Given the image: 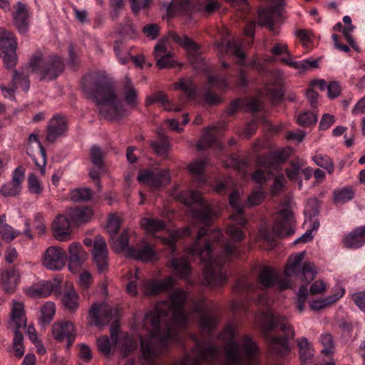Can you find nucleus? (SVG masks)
Returning a JSON list of instances; mask_svg holds the SVG:
<instances>
[{"instance_id": "aec40b11", "label": "nucleus", "mask_w": 365, "mask_h": 365, "mask_svg": "<svg viewBox=\"0 0 365 365\" xmlns=\"http://www.w3.org/2000/svg\"><path fill=\"white\" fill-rule=\"evenodd\" d=\"M13 23L20 34H26L30 25V15L29 14L28 6L18 1L14 6L12 12Z\"/></svg>"}, {"instance_id": "6e6d98bb", "label": "nucleus", "mask_w": 365, "mask_h": 365, "mask_svg": "<svg viewBox=\"0 0 365 365\" xmlns=\"http://www.w3.org/2000/svg\"><path fill=\"white\" fill-rule=\"evenodd\" d=\"M285 173L287 178L292 182H297L299 180V175L302 171V165L298 162L291 161L289 166L285 168Z\"/></svg>"}, {"instance_id": "69168bd1", "label": "nucleus", "mask_w": 365, "mask_h": 365, "mask_svg": "<svg viewBox=\"0 0 365 365\" xmlns=\"http://www.w3.org/2000/svg\"><path fill=\"white\" fill-rule=\"evenodd\" d=\"M153 0H135L130 2V7L133 13L135 15L140 11H147Z\"/></svg>"}, {"instance_id": "423d86ee", "label": "nucleus", "mask_w": 365, "mask_h": 365, "mask_svg": "<svg viewBox=\"0 0 365 365\" xmlns=\"http://www.w3.org/2000/svg\"><path fill=\"white\" fill-rule=\"evenodd\" d=\"M237 329L232 324H227L222 331V338L227 341L225 344V359L221 365H253L259 349L254 339L248 334L235 341Z\"/></svg>"}, {"instance_id": "c85d7f7f", "label": "nucleus", "mask_w": 365, "mask_h": 365, "mask_svg": "<svg viewBox=\"0 0 365 365\" xmlns=\"http://www.w3.org/2000/svg\"><path fill=\"white\" fill-rule=\"evenodd\" d=\"M93 210L88 207H76L66 211V215L72 223L78 225L88 222L93 216Z\"/></svg>"}, {"instance_id": "8fccbe9b", "label": "nucleus", "mask_w": 365, "mask_h": 365, "mask_svg": "<svg viewBox=\"0 0 365 365\" xmlns=\"http://www.w3.org/2000/svg\"><path fill=\"white\" fill-rule=\"evenodd\" d=\"M190 8V0H173L168 7L167 13L170 17L175 15L176 12H185Z\"/></svg>"}, {"instance_id": "680f3d73", "label": "nucleus", "mask_w": 365, "mask_h": 365, "mask_svg": "<svg viewBox=\"0 0 365 365\" xmlns=\"http://www.w3.org/2000/svg\"><path fill=\"white\" fill-rule=\"evenodd\" d=\"M317 121V115L312 112L306 111L297 117V123L303 127L315 124Z\"/></svg>"}, {"instance_id": "1a4fd4ad", "label": "nucleus", "mask_w": 365, "mask_h": 365, "mask_svg": "<svg viewBox=\"0 0 365 365\" xmlns=\"http://www.w3.org/2000/svg\"><path fill=\"white\" fill-rule=\"evenodd\" d=\"M287 155L283 151L269 152L257 158V164L260 168L252 174V179L257 183L264 182L269 176L281 170V165L287 160Z\"/></svg>"}, {"instance_id": "c756f323", "label": "nucleus", "mask_w": 365, "mask_h": 365, "mask_svg": "<svg viewBox=\"0 0 365 365\" xmlns=\"http://www.w3.org/2000/svg\"><path fill=\"white\" fill-rule=\"evenodd\" d=\"M155 254L154 250L149 244L128 247L127 250L128 256L143 262L151 261Z\"/></svg>"}, {"instance_id": "4468645a", "label": "nucleus", "mask_w": 365, "mask_h": 365, "mask_svg": "<svg viewBox=\"0 0 365 365\" xmlns=\"http://www.w3.org/2000/svg\"><path fill=\"white\" fill-rule=\"evenodd\" d=\"M270 52L274 56H280L283 53L286 54L287 57L281 58L280 62L300 72H305L311 68H315L319 66L317 60L305 59L300 61H294L286 43H275L271 48Z\"/></svg>"}, {"instance_id": "72a5a7b5", "label": "nucleus", "mask_w": 365, "mask_h": 365, "mask_svg": "<svg viewBox=\"0 0 365 365\" xmlns=\"http://www.w3.org/2000/svg\"><path fill=\"white\" fill-rule=\"evenodd\" d=\"M61 302L71 312L76 311L78 307V295L70 283H66V289L62 294Z\"/></svg>"}, {"instance_id": "2eb2a0df", "label": "nucleus", "mask_w": 365, "mask_h": 365, "mask_svg": "<svg viewBox=\"0 0 365 365\" xmlns=\"http://www.w3.org/2000/svg\"><path fill=\"white\" fill-rule=\"evenodd\" d=\"M138 180L153 190H158L170 182L169 170L166 169L142 170Z\"/></svg>"}, {"instance_id": "5fc2aeb1", "label": "nucleus", "mask_w": 365, "mask_h": 365, "mask_svg": "<svg viewBox=\"0 0 365 365\" xmlns=\"http://www.w3.org/2000/svg\"><path fill=\"white\" fill-rule=\"evenodd\" d=\"M23 334L19 330H14V336L13 339V350L15 356L21 358L24 354V347L23 344Z\"/></svg>"}, {"instance_id": "79ce46f5", "label": "nucleus", "mask_w": 365, "mask_h": 365, "mask_svg": "<svg viewBox=\"0 0 365 365\" xmlns=\"http://www.w3.org/2000/svg\"><path fill=\"white\" fill-rule=\"evenodd\" d=\"M6 215H0V235L1 239L10 242L20 235V232L15 230L11 226L6 223Z\"/></svg>"}, {"instance_id": "58836bf2", "label": "nucleus", "mask_w": 365, "mask_h": 365, "mask_svg": "<svg viewBox=\"0 0 365 365\" xmlns=\"http://www.w3.org/2000/svg\"><path fill=\"white\" fill-rule=\"evenodd\" d=\"M217 46L220 51L225 50L226 54L240 58V63H242L245 59V54L242 50L241 44L235 40H229L226 45H224L223 43H220Z\"/></svg>"}, {"instance_id": "bb28decb", "label": "nucleus", "mask_w": 365, "mask_h": 365, "mask_svg": "<svg viewBox=\"0 0 365 365\" xmlns=\"http://www.w3.org/2000/svg\"><path fill=\"white\" fill-rule=\"evenodd\" d=\"M19 272L13 268L4 270L0 276V283L5 292L13 293L19 282Z\"/></svg>"}, {"instance_id": "a19ab883", "label": "nucleus", "mask_w": 365, "mask_h": 365, "mask_svg": "<svg viewBox=\"0 0 365 365\" xmlns=\"http://www.w3.org/2000/svg\"><path fill=\"white\" fill-rule=\"evenodd\" d=\"M168 36L188 52H196L199 48L198 45L187 36H180L175 32L170 31L168 34Z\"/></svg>"}, {"instance_id": "f704fd0d", "label": "nucleus", "mask_w": 365, "mask_h": 365, "mask_svg": "<svg viewBox=\"0 0 365 365\" xmlns=\"http://www.w3.org/2000/svg\"><path fill=\"white\" fill-rule=\"evenodd\" d=\"M190 229L189 227H185L170 232L168 236L162 238V242L170 249V253L174 254L176 250V241L180 238L190 236Z\"/></svg>"}, {"instance_id": "de8ad7c7", "label": "nucleus", "mask_w": 365, "mask_h": 365, "mask_svg": "<svg viewBox=\"0 0 365 365\" xmlns=\"http://www.w3.org/2000/svg\"><path fill=\"white\" fill-rule=\"evenodd\" d=\"M354 195V190L350 187H342L334 191V200L337 203H346L351 200Z\"/></svg>"}, {"instance_id": "393cba45", "label": "nucleus", "mask_w": 365, "mask_h": 365, "mask_svg": "<svg viewBox=\"0 0 365 365\" xmlns=\"http://www.w3.org/2000/svg\"><path fill=\"white\" fill-rule=\"evenodd\" d=\"M66 119L61 116H54L47 126L46 141L53 143L67 130Z\"/></svg>"}, {"instance_id": "dca6fc26", "label": "nucleus", "mask_w": 365, "mask_h": 365, "mask_svg": "<svg viewBox=\"0 0 365 365\" xmlns=\"http://www.w3.org/2000/svg\"><path fill=\"white\" fill-rule=\"evenodd\" d=\"M67 255L60 247L51 246L46 250L43 257V264L50 270H60L66 264Z\"/></svg>"}, {"instance_id": "a211bd4d", "label": "nucleus", "mask_w": 365, "mask_h": 365, "mask_svg": "<svg viewBox=\"0 0 365 365\" xmlns=\"http://www.w3.org/2000/svg\"><path fill=\"white\" fill-rule=\"evenodd\" d=\"M25 178V170L17 167L12 173L11 180L4 184L0 188V193L4 197H14L21 191L22 182Z\"/></svg>"}, {"instance_id": "0e129e2a", "label": "nucleus", "mask_w": 365, "mask_h": 365, "mask_svg": "<svg viewBox=\"0 0 365 365\" xmlns=\"http://www.w3.org/2000/svg\"><path fill=\"white\" fill-rule=\"evenodd\" d=\"M28 187L31 193L39 195L43 191L41 181L34 174H30L28 178Z\"/></svg>"}, {"instance_id": "9d476101", "label": "nucleus", "mask_w": 365, "mask_h": 365, "mask_svg": "<svg viewBox=\"0 0 365 365\" xmlns=\"http://www.w3.org/2000/svg\"><path fill=\"white\" fill-rule=\"evenodd\" d=\"M138 269H135V279L130 280L127 284V292L135 296L138 293L137 289H139L145 295H155L161 292L167 290L172 287L174 284V279L171 276H168L162 279H145L142 280L138 285L137 280L139 279L138 276Z\"/></svg>"}, {"instance_id": "c9c22d12", "label": "nucleus", "mask_w": 365, "mask_h": 365, "mask_svg": "<svg viewBox=\"0 0 365 365\" xmlns=\"http://www.w3.org/2000/svg\"><path fill=\"white\" fill-rule=\"evenodd\" d=\"M53 290V284L48 282H42L34 284L29 287L26 294L30 297H48Z\"/></svg>"}, {"instance_id": "a878e982", "label": "nucleus", "mask_w": 365, "mask_h": 365, "mask_svg": "<svg viewBox=\"0 0 365 365\" xmlns=\"http://www.w3.org/2000/svg\"><path fill=\"white\" fill-rule=\"evenodd\" d=\"M167 266L173 269V274L180 279H187L191 273V266L187 257H173L167 262Z\"/></svg>"}, {"instance_id": "2f4dec72", "label": "nucleus", "mask_w": 365, "mask_h": 365, "mask_svg": "<svg viewBox=\"0 0 365 365\" xmlns=\"http://www.w3.org/2000/svg\"><path fill=\"white\" fill-rule=\"evenodd\" d=\"M122 95L125 103L130 108H136L138 106V91L134 87L131 80L127 76L124 79Z\"/></svg>"}, {"instance_id": "6ab92c4d", "label": "nucleus", "mask_w": 365, "mask_h": 365, "mask_svg": "<svg viewBox=\"0 0 365 365\" xmlns=\"http://www.w3.org/2000/svg\"><path fill=\"white\" fill-rule=\"evenodd\" d=\"M53 338L63 341L67 340V348L69 349L76 339V330L73 323L70 322H60L53 324L52 327Z\"/></svg>"}, {"instance_id": "39448f33", "label": "nucleus", "mask_w": 365, "mask_h": 365, "mask_svg": "<svg viewBox=\"0 0 365 365\" xmlns=\"http://www.w3.org/2000/svg\"><path fill=\"white\" fill-rule=\"evenodd\" d=\"M259 326L272 356L281 358L290 351L289 341L295 332L284 317L267 310L262 314Z\"/></svg>"}, {"instance_id": "6e6552de", "label": "nucleus", "mask_w": 365, "mask_h": 365, "mask_svg": "<svg viewBox=\"0 0 365 365\" xmlns=\"http://www.w3.org/2000/svg\"><path fill=\"white\" fill-rule=\"evenodd\" d=\"M32 71L39 76L41 81L53 80L62 72L63 63L57 56L43 58L41 52L36 53L29 61Z\"/></svg>"}, {"instance_id": "cd10ccee", "label": "nucleus", "mask_w": 365, "mask_h": 365, "mask_svg": "<svg viewBox=\"0 0 365 365\" xmlns=\"http://www.w3.org/2000/svg\"><path fill=\"white\" fill-rule=\"evenodd\" d=\"M10 315L9 324L11 327H14V330H19L26 326V317L23 303L14 301Z\"/></svg>"}, {"instance_id": "4c0bfd02", "label": "nucleus", "mask_w": 365, "mask_h": 365, "mask_svg": "<svg viewBox=\"0 0 365 365\" xmlns=\"http://www.w3.org/2000/svg\"><path fill=\"white\" fill-rule=\"evenodd\" d=\"M158 138L157 140H150V145L153 148L155 153L158 155L165 157L167 156L170 149V143L163 133L158 132Z\"/></svg>"}, {"instance_id": "49530a36", "label": "nucleus", "mask_w": 365, "mask_h": 365, "mask_svg": "<svg viewBox=\"0 0 365 365\" xmlns=\"http://www.w3.org/2000/svg\"><path fill=\"white\" fill-rule=\"evenodd\" d=\"M205 168V163L202 160H197L188 165V170L193 175V179L200 183L205 181L203 172Z\"/></svg>"}, {"instance_id": "e433bc0d", "label": "nucleus", "mask_w": 365, "mask_h": 365, "mask_svg": "<svg viewBox=\"0 0 365 365\" xmlns=\"http://www.w3.org/2000/svg\"><path fill=\"white\" fill-rule=\"evenodd\" d=\"M69 263L73 266L81 265L87 258V254L82 245L78 242H73L69 246Z\"/></svg>"}, {"instance_id": "7c9ffc66", "label": "nucleus", "mask_w": 365, "mask_h": 365, "mask_svg": "<svg viewBox=\"0 0 365 365\" xmlns=\"http://www.w3.org/2000/svg\"><path fill=\"white\" fill-rule=\"evenodd\" d=\"M214 145L221 148L217 140V128L215 126L207 127L204 129L202 136L197 143L196 147L197 150H202Z\"/></svg>"}, {"instance_id": "f257e3e1", "label": "nucleus", "mask_w": 365, "mask_h": 365, "mask_svg": "<svg viewBox=\"0 0 365 365\" xmlns=\"http://www.w3.org/2000/svg\"><path fill=\"white\" fill-rule=\"evenodd\" d=\"M173 195L175 198L185 205L196 204L197 207L192 209V216L199 223L205 225L198 231L193 245L187 249L191 255L199 256L204 264V283L213 287L224 284L227 279L225 265L230 259L240 257V252L235 244L228 241L225 243L221 242L222 235L220 230L207 227L215 213L198 192L182 191Z\"/></svg>"}, {"instance_id": "f03ea898", "label": "nucleus", "mask_w": 365, "mask_h": 365, "mask_svg": "<svg viewBox=\"0 0 365 365\" xmlns=\"http://www.w3.org/2000/svg\"><path fill=\"white\" fill-rule=\"evenodd\" d=\"M187 299V292L177 289L168 301L158 302L154 310L145 315L141 329L145 333L139 334L143 365H155V359L166 351L168 343L180 339V333L187 325L184 312Z\"/></svg>"}, {"instance_id": "052dcab7", "label": "nucleus", "mask_w": 365, "mask_h": 365, "mask_svg": "<svg viewBox=\"0 0 365 365\" xmlns=\"http://www.w3.org/2000/svg\"><path fill=\"white\" fill-rule=\"evenodd\" d=\"M155 103L159 102L160 103L163 107L164 109L166 110H175V111H180L181 108L177 106H175L173 104H172L169 100L168 96L164 93L162 91H159L155 93Z\"/></svg>"}, {"instance_id": "c03bdc74", "label": "nucleus", "mask_w": 365, "mask_h": 365, "mask_svg": "<svg viewBox=\"0 0 365 365\" xmlns=\"http://www.w3.org/2000/svg\"><path fill=\"white\" fill-rule=\"evenodd\" d=\"M17 42L13 33L6 30L0 32V48L3 52L16 49Z\"/></svg>"}, {"instance_id": "473e14b6", "label": "nucleus", "mask_w": 365, "mask_h": 365, "mask_svg": "<svg viewBox=\"0 0 365 365\" xmlns=\"http://www.w3.org/2000/svg\"><path fill=\"white\" fill-rule=\"evenodd\" d=\"M344 245L350 249H357L365 243V225L358 227L344 239Z\"/></svg>"}, {"instance_id": "09e8293b", "label": "nucleus", "mask_w": 365, "mask_h": 365, "mask_svg": "<svg viewBox=\"0 0 365 365\" xmlns=\"http://www.w3.org/2000/svg\"><path fill=\"white\" fill-rule=\"evenodd\" d=\"M312 160L317 165L325 169L329 174L331 175L334 173V163L327 155L316 154L312 157Z\"/></svg>"}, {"instance_id": "9b49d317", "label": "nucleus", "mask_w": 365, "mask_h": 365, "mask_svg": "<svg viewBox=\"0 0 365 365\" xmlns=\"http://www.w3.org/2000/svg\"><path fill=\"white\" fill-rule=\"evenodd\" d=\"M305 252H297L289 257L284 269V274L287 277L299 276L302 281L309 284L315 276V267L313 263L304 262Z\"/></svg>"}, {"instance_id": "e2e57ef3", "label": "nucleus", "mask_w": 365, "mask_h": 365, "mask_svg": "<svg viewBox=\"0 0 365 365\" xmlns=\"http://www.w3.org/2000/svg\"><path fill=\"white\" fill-rule=\"evenodd\" d=\"M91 160L92 163L98 168H102L103 166V153L97 145L91 147L90 150Z\"/></svg>"}, {"instance_id": "37998d69", "label": "nucleus", "mask_w": 365, "mask_h": 365, "mask_svg": "<svg viewBox=\"0 0 365 365\" xmlns=\"http://www.w3.org/2000/svg\"><path fill=\"white\" fill-rule=\"evenodd\" d=\"M142 227L149 233L154 234L165 228V222L163 220L144 217L140 221Z\"/></svg>"}, {"instance_id": "ea45409f", "label": "nucleus", "mask_w": 365, "mask_h": 365, "mask_svg": "<svg viewBox=\"0 0 365 365\" xmlns=\"http://www.w3.org/2000/svg\"><path fill=\"white\" fill-rule=\"evenodd\" d=\"M175 89L183 91L188 99H195L197 93V86L191 78H180L174 84Z\"/></svg>"}, {"instance_id": "0eeeda50", "label": "nucleus", "mask_w": 365, "mask_h": 365, "mask_svg": "<svg viewBox=\"0 0 365 365\" xmlns=\"http://www.w3.org/2000/svg\"><path fill=\"white\" fill-rule=\"evenodd\" d=\"M257 279V283H252L244 277L237 280L233 291L239 295L240 300L232 303V309L235 312L244 307L243 299L247 301L252 300L255 296H257L258 305L267 304L268 299L262 289L273 287L278 280V274L272 267H264L259 271Z\"/></svg>"}, {"instance_id": "ddd939ff", "label": "nucleus", "mask_w": 365, "mask_h": 365, "mask_svg": "<svg viewBox=\"0 0 365 365\" xmlns=\"http://www.w3.org/2000/svg\"><path fill=\"white\" fill-rule=\"evenodd\" d=\"M239 197L240 193L237 190L232 191L230 195V204L235 209V212L232 215V220L237 225H230L227 229L228 235L237 242L242 240L245 237V234L239 225L245 226L247 222L243 215V207L240 204Z\"/></svg>"}, {"instance_id": "338daca9", "label": "nucleus", "mask_w": 365, "mask_h": 365, "mask_svg": "<svg viewBox=\"0 0 365 365\" xmlns=\"http://www.w3.org/2000/svg\"><path fill=\"white\" fill-rule=\"evenodd\" d=\"M16 89L17 86H16V84H14L12 81L9 85H0V90L1 91L3 96L11 101L15 100V93Z\"/></svg>"}, {"instance_id": "603ef678", "label": "nucleus", "mask_w": 365, "mask_h": 365, "mask_svg": "<svg viewBox=\"0 0 365 365\" xmlns=\"http://www.w3.org/2000/svg\"><path fill=\"white\" fill-rule=\"evenodd\" d=\"M55 304L53 302H47L41 308V316L40 317V323L44 326L49 324L53 319L55 314Z\"/></svg>"}, {"instance_id": "a18cd8bd", "label": "nucleus", "mask_w": 365, "mask_h": 365, "mask_svg": "<svg viewBox=\"0 0 365 365\" xmlns=\"http://www.w3.org/2000/svg\"><path fill=\"white\" fill-rule=\"evenodd\" d=\"M274 9L272 8L260 9L258 11L259 24L262 26H267L270 31L274 29L273 17Z\"/></svg>"}, {"instance_id": "7ed1b4c3", "label": "nucleus", "mask_w": 365, "mask_h": 365, "mask_svg": "<svg viewBox=\"0 0 365 365\" xmlns=\"http://www.w3.org/2000/svg\"><path fill=\"white\" fill-rule=\"evenodd\" d=\"M83 91L94 101L99 114L114 121L125 115V108L118 99L115 85L106 76L87 75L82 79Z\"/></svg>"}, {"instance_id": "f3484780", "label": "nucleus", "mask_w": 365, "mask_h": 365, "mask_svg": "<svg viewBox=\"0 0 365 365\" xmlns=\"http://www.w3.org/2000/svg\"><path fill=\"white\" fill-rule=\"evenodd\" d=\"M108 247L106 240L100 235L95 237L92 255L99 273L108 269Z\"/></svg>"}, {"instance_id": "b1692460", "label": "nucleus", "mask_w": 365, "mask_h": 365, "mask_svg": "<svg viewBox=\"0 0 365 365\" xmlns=\"http://www.w3.org/2000/svg\"><path fill=\"white\" fill-rule=\"evenodd\" d=\"M71 221L66 215H59L52 223V230L54 237L59 241L70 240L71 235Z\"/></svg>"}, {"instance_id": "3c124183", "label": "nucleus", "mask_w": 365, "mask_h": 365, "mask_svg": "<svg viewBox=\"0 0 365 365\" xmlns=\"http://www.w3.org/2000/svg\"><path fill=\"white\" fill-rule=\"evenodd\" d=\"M129 231L125 230L119 237L111 238L110 245L115 252H122L128 247L129 243Z\"/></svg>"}, {"instance_id": "4d7b16f0", "label": "nucleus", "mask_w": 365, "mask_h": 365, "mask_svg": "<svg viewBox=\"0 0 365 365\" xmlns=\"http://www.w3.org/2000/svg\"><path fill=\"white\" fill-rule=\"evenodd\" d=\"M320 211L319 202L316 198L308 200L304 208L306 218L317 217Z\"/></svg>"}, {"instance_id": "864d4df0", "label": "nucleus", "mask_w": 365, "mask_h": 365, "mask_svg": "<svg viewBox=\"0 0 365 365\" xmlns=\"http://www.w3.org/2000/svg\"><path fill=\"white\" fill-rule=\"evenodd\" d=\"M207 86L210 88H215L220 91H226L229 88V83L226 77L209 75L207 76Z\"/></svg>"}, {"instance_id": "20e7f679", "label": "nucleus", "mask_w": 365, "mask_h": 365, "mask_svg": "<svg viewBox=\"0 0 365 365\" xmlns=\"http://www.w3.org/2000/svg\"><path fill=\"white\" fill-rule=\"evenodd\" d=\"M207 304L205 299L195 302L193 312L197 314L200 321L201 339L195 334H190L189 337L195 343L192 349L194 356L186 355L183 359L188 357L191 365H201L205 362L214 364L217 359L220 349L212 341V331L215 329L217 319L215 316L207 313Z\"/></svg>"}, {"instance_id": "4be33fe9", "label": "nucleus", "mask_w": 365, "mask_h": 365, "mask_svg": "<svg viewBox=\"0 0 365 365\" xmlns=\"http://www.w3.org/2000/svg\"><path fill=\"white\" fill-rule=\"evenodd\" d=\"M89 314L93 319V322L98 327L104 326L113 319V309L105 304H95L89 310Z\"/></svg>"}, {"instance_id": "13d9d810", "label": "nucleus", "mask_w": 365, "mask_h": 365, "mask_svg": "<svg viewBox=\"0 0 365 365\" xmlns=\"http://www.w3.org/2000/svg\"><path fill=\"white\" fill-rule=\"evenodd\" d=\"M70 198L73 202L87 201L91 198V190L88 188H77L70 193Z\"/></svg>"}, {"instance_id": "5701e85b", "label": "nucleus", "mask_w": 365, "mask_h": 365, "mask_svg": "<svg viewBox=\"0 0 365 365\" xmlns=\"http://www.w3.org/2000/svg\"><path fill=\"white\" fill-rule=\"evenodd\" d=\"M262 108V103L257 98H237L230 103L227 108V114L232 115L240 108L255 113L260 110Z\"/></svg>"}, {"instance_id": "bf43d9fd", "label": "nucleus", "mask_w": 365, "mask_h": 365, "mask_svg": "<svg viewBox=\"0 0 365 365\" xmlns=\"http://www.w3.org/2000/svg\"><path fill=\"white\" fill-rule=\"evenodd\" d=\"M11 81L17 86V88L21 86L24 91L27 92L29 91L30 81L28 75L14 71Z\"/></svg>"}, {"instance_id": "412c9836", "label": "nucleus", "mask_w": 365, "mask_h": 365, "mask_svg": "<svg viewBox=\"0 0 365 365\" xmlns=\"http://www.w3.org/2000/svg\"><path fill=\"white\" fill-rule=\"evenodd\" d=\"M167 38H164L155 46L153 55L156 60V65L160 69L173 68L175 65L171 52L167 51L165 41Z\"/></svg>"}, {"instance_id": "774afa93", "label": "nucleus", "mask_w": 365, "mask_h": 365, "mask_svg": "<svg viewBox=\"0 0 365 365\" xmlns=\"http://www.w3.org/2000/svg\"><path fill=\"white\" fill-rule=\"evenodd\" d=\"M120 225V220L118 217L113 215H110L108 218V221L106 225V230L108 232L110 235H115L119 229Z\"/></svg>"}, {"instance_id": "f8f14e48", "label": "nucleus", "mask_w": 365, "mask_h": 365, "mask_svg": "<svg viewBox=\"0 0 365 365\" xmlns=\"http://www.w3.org/2000/svg\"><path fill=\"white\" fill-rule=\"evenodd\" d=\"M293 215L289 210H281L275 219L272 227V234L267 232L265 229L260 230V235L267 241L272 240L273 236L284 237L294 234L293 229Z\"/></svg>"}]
</instances>
